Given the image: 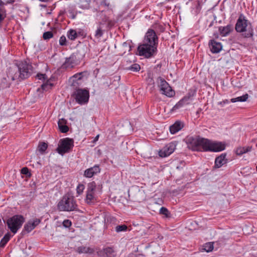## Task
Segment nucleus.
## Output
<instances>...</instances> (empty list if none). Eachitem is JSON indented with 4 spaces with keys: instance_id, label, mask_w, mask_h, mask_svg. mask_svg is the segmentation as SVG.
<instances>
[{
    "instance_id": "obj_1",
    "label": "nucleus",
    "mask_w": 257,
    "mask_h": 257,
    "mask_svg": "<svg viewBox=\"0 0 257 257\" xmlns=\"http://www.w3.org/2000/svg\"><path fill=\"white\" fill-rule=\"evenodd\" d=\"M34 73V68L30 60L18 61L15 67L8 69L7 76L12 80L21 82L30 77Z\"/></svg>"
},
{
    "instance_id": "obj_2",
    "label": "nucleus",
    "mask_w": 257,
    "mask_h": 257,
    "mask_svg": "<svg viewBox=\"0 0 257 257\" xmlns=\"http://www.w3.org/2000/svg\"><path fill=\"white\" fill-rule=\"evenodd\" d=\"M235 29L238 33L244 32L242 34L243 38H252L253 36L252 26L242 14L239 15L235 26Z\"/></svg>"
},
{
    "instance_id": "obj_3",
    "label": "nucleus",
    "mask_w": 257,
    "mask_h": 257,
    "mask_svg": "<svg viewBox=\"0 0 257 257\" xmlns=\"http://www.w3.org/2000/svg\"><path fill=\"white\" fill-rule=\"evenodd\" d=\"M57 208L59 211H79L76 200L69 193L66 194L62 197L58 203Z\"/></svg>"
},
{
    "instance_id": "obj_4",
    "label": "nucleus",
    "mask_w": 257,
    "mask_h": 257,
    "mask_svg": "<svg viewBox=\"0 0 257 257\" xmlns=\"http://www.w3.org/2000/svg\"><path fill=\"white\" fill-rule=\"evenodd\" d=\"M206 139L199 136H189L185 138V142L189 149L193 151L200 152L202 150L204 151Z\"/></svg>"
},
{
    "instance_id": "obj_5",
    "label": "nucleus",
    "mask_w": 257,
    "mask_h": 257,
    "mask_svg": "<svg viewBox=\"0 0 257 257\" xmlns=\"http://www.w3.org/2000/svg\"><path fill=\"white\" fill-rule=\"evenodd\" d=\"M158 46L141 44L138 47V51L140 56H142L146 58H150L154 57L157 53Z\"/></svg>"
},
{
    "instance_id": "obj_6",
    "label": "nucleus",
    "mask_w": 257,
    "mask_h": 257,
    "mask_svg": "<svg viewBox=\"0 0 257 257\" xmlns=\"http://www.w3.org/2000/svg\"><path fill=\"white\" fill-rule=\"evenodd\" d=\"M25 222V218L21 215H15L9 218L7 220L8 228L14 234L17 233L19 229Z\"/></svg>"
},
{
    "instance_id": "obj_7",
    "label": "nucleus",
    "mask_w": 257,
    "mask_h": 257,
    "mask_svg": "<svg viewBox=\"0 0 257 257\" xmlns=\"http://www.w3.org/2000/svg\"><path fill=\"white\" fill-rule=\"evenodd\" d=\"M74 141L72 139L69 138L62 139L59 142L56 151L60 155L63 156L64 154L72 151Z\"/></svg>"
},
{
    "instance_id": "obj_8",
    "label": "nucleus",
    "mask_w": 257,
    "mask_h": 257,
    "mask_svg": "<svg viewBox=\"0 0 257 257\" xmlns=\"http://www.w3.org/2000/svg\"><path fill=\"white\" fill-rule=\"evenodd\" d=\"M205 145V152H219L224 150L226 147L224 142L212 141L207 139Z\"/></svg>"
},
{
    "instance_id": "obj_9",
    "label": "nucleus",
    "mask_w": 257,
    "mask_h": 257,
    "mask_svg": "<svg viewBox=\"0 0 257 257\" xmlns=\"http://www.w3.org/2000/svg\"><path fill=\"white\" fill-rule=\"evenodd\" d=\"M77 103L82 105L87 103L89 98V91L86 89H77L73 92L72 94Z\"/></svg>"
},
{
    "instance_id": "obj_10",
    "label": "nucleus",
    "mask_w": 257,
    "mask_h": 257,
    "mask_svg": "<svg viewBox=\"0 0 257 257\" xmlns=\"http://www.w3.org/2000/svg\"><path fill=\"white\" fill-rule=\"evenodd\" d=\"M78 51L72 53L69 57L66 58L65 62L62 64L61 67L63 69L73 68L75 65L78 64L80 61V58L78 57Z\"/></svg>"
},
{
    "instance_id": "obj_11",
    "label": "nucleus",
    "mask_w": 257,
    "mask_h": 257,
    "mask_svg": "<svg viewBox=\"0 0 257 257\" xmlns=\"http://www.w3.org/2000/svg\"><path fill=\"white\" fill-rule=\"evenodd\" d=\"M142 43L158 46V37L154 30L152 29L148 30Z\"/></svg>"
},
{
    "instance_id": "obj_12",
    "label": "nucleus",
    "mask_w": 257,
    "mask_h": 257,
    "mask_svg": "<svg viewBox=\"0 0 257 257\" xmlns=\"http://www.w3.org/2000/svg\"><path fill=\"white\" fill-rule=\"evenodd\" d=\"M41 222V219L35 218L33 220H30L27 223L24 225V228L21 232V234L24 235L26 233L30 232L33 230L37 225H38Z\"/></svg>"
},
{
    "instance_id": "obj_13",
    "label": "nucleus",
    "mask_w": 257,
    "mask_h": 257,
    "mask_svg": "<svg viewBox=\"0 0 257 257\" xmlns=\"http://www.w3.org/2000/svg\"><path fill=\"white\" fill-rule=\"evenodd\" d=\"M175 149V144L174 143H170L166 145L159 151V156L162 158L167 157L171 155L174 151Z\"/></svg>"
},
{
    "instance_id": "obj_14",
    "label": "nucleus",
    "mask_w": 257,
    "mask_h": 257,
    "mask_svg": "<svg viewBox=\"0 0 257 257\" xmlns=\"http://www.w3.org/2000/svg\"><path fill=\"white\" fill-rule=\"evenodd\" d=\"M100 171V165H95L93 167L85 170L84 172L83 176L86 178H90L98 173H99Z\"/></svg>"
},
{
    "instance_id": "obj_15",
    "label": "nucleus",
    "mask_w": 257,
    "mask_h": 257,
    "mask_svg": "<svg viewBox=\"0 0 257 257\" xmlns=\"http://www.w3.org/2000/svg\"><path fill=\"white\" fill-rule=\"evenodd\" d=\"M36 78L41 80L42 81H45L47 80V82L46 83L41 85V88L43 90L47 91L49 89H51L52 87L53 86V84L52 83H49V81L47 80L48 78L46 74L38 73L36 76Z\"/></svg>"
},
{
    "instance_id": "obj_16",
    "label": "nucleus",
    "mask_w": 257,
    "mask_h": 257,
    "mask_svg": "<svg viewBox=\"0 0 257 257\" xmlns=\"http://www.w3.org/2000/svg\"><path fill=\"white\" fill-rule=\"evenodd\" d=\"M226 153H222L216 157L213 168H219L226 164L228 162V159L226 158Z\"/></svg>"
},
{
    "instance_id": "obj_17",
    "label": "nucleus",
    "mask_w": 257,
    "mask_h": 257,
    "mask_svg": "<svg viewBox=\"0 0 257 257\" xmlns=\"http://www.w3.org/2000/svg\"><path fill=\"white\" fill-rule=\"evenodd\" d=\"M89 73L87 71L77 73L73 75L70 79V81H75L82 82L84 79H86L89 76Z\"/></svg>"
},
{
    "instance_id": "obj_18",
    "label": "nucleus",
    "mask_w": 257,
    "mask_h": 257,
    "mask_svg": "<svg viewBox=\"0 0 257 257\" xmlns=\"http://www.w3.org/2000/svg\"><path fill=\"white\" fill-rule=\"evenodd\" d=\"M209 46L212 53H218L222 49V46L220 42H217L214 40H211L209 42Z\"/></svg>"
},
{
    "instance_id": "obj_19",
    "label": "nucleus",
    "mask_w": 257,
    "mask_h": 257,
    "mask_svg": "<svg viewBox=\"0 0 257 257\" xmlns=\"http://www.w3.org/2000/svg\"><path fill=\"white\" fill-rule=\"evenodd\" d=\"M98 255L105 257H115V252L112 247H107L97 252Z\"/></svg>"
},
{
    "instance_id": "obj_20",
    "label": "nucleus",
    "mask_w": 257,
    "mask_h": 257,
    "mask_svg": "<svg viewBox=\"0 0 257 257\" xmlns=\"http://www.w3.org/2000/svg\"><path fill=\"white\" fill-rule=\"evenodd\" d=\"M185 126L184 122L177 120L170 126V132L172 134H175L182 129Z\"/></svg>"
},
{
    "instance_id": "obj_21",
    "label": "nucleus",
    "mask_w": 257,
    "mask_h": 257,
    "mask_svg": "<svg viewBox=\"0 0 257 257\" xmlns=\"http://www.w3.org/2000/svg\"><path fill=\"white\" fill-rule=\"evenodd\" d=\"M85 201L89 205H93L97 202V197L94 193L86 192Z\"/></svg>"
},
{
    "instance_id": "obj_22",
    "label": "nucleus",
    "mask_w": 257,
    "mask_h": 257,
    "mask_svg": "<svg viewBox=\"0 0 257 257\" xmlns=\"http://www.w3.org/2000/svg\"><path fill=\"white\" fill-rule=\"evenodd\" d=\"M218 31L220 35L226 36L233 31V26L231 25H228L225 27H219Z\"/></svg>"
},
{
    "instance_id": "obj_23",
    "label": "nucleus",
    "mask_w": 257,
    "mask_h": 257,
    "mask_svg": "<svg viewBox=\"0 0 257 257\" xmlns=\"http://www.w3.org/2000/svg\"><path fill=\"white\" fill-rule=\"evenodd\" d=\"M117 223V219L113 216H108L105 219V225L106 228H110L112 230L113 228V225H115Z\"/></svg>"
},
{
    "instance_id": "obj_24",
    "label": "nucleus",
    "mask_w": 257,
    "mask_h": 257,
    "mask_svg": "<svg viewBox=\"0 0 257 257\" xmlns=\"http://www.w3.org/2000/svg\"><path fill=\"white\" fill-rule=\"evenodd\" d=\"M66 123L67 120L64 118L59 119L58 122L59 130L62 133H66L69 131V127Z\"/></svg>"
},
{
    "instance_id": "obj_25",
    "label": "nucleus",
    "mask_w": 257,
    "mask_h": 257,
    "mask_svg": "<svg viewBox=\"0 0 257 257\" xmlns=\"http://www.w3.org/2000/svg\"><path fill=\"white\" fill-rule=\"evenodd\" d=\"M196 93V90L195 89H190L189 90L187 94L182 98L186 102V104H189V101L193 99V97Z\"/></svg>"
},
{
    "instance_id": "obj_26",
    "label": "nucleus",
    "mask_w": 257,
    "mask_h": 257,
    "mask_svg": "<svg viewBox=\"0 0 257 257\" xmlns=\"http://www.w3.org/2000/svg\"><path fill=\"white\" fill-rule=\"evenodd\" d=\"M11 78H9L8 76L4 77L0 83V89H4L10 87L11 81H13Z\"/></svg>"
},
{
    "instance_id": "obj_27",
    "label": "nucleus",
    "mask_w": 257,
    "mask_h": 257,
    "mask_svg": "<svg viewBox=\"0 0 257 257\" xmlns=\"http://www.w3.org/2000/svg\"><path fill=\"white\" fill-rule=\"evenodd\" d=\"M157 81L159 83L158 86L160 87L161 92L162 91H164V89L167 87L170 86L168 83L163 78L160 76L158 77Z\"/></svg>"
},
{
    "instance_id": "obj_28",
    "label": "nucleus",
    "mask_w": 257,
    "mask_h": 257,
    "mask_svg": "<svg viewBox=\"0 0 257 257\" xmlns=\"http://www.w3.org/2000/svg\"><path fill=\"white\" fill-rule=\"evenodd\" d=\"M76 251L79 253H89L92 254L94 252V250L93 248L89 247H86L84 246H81L77 247Z\"/></svg>"
},
{
    "instance_id": "obj_29",
    "label": "nucleus",
    "mask_w": 257,
    "mask_h": 257,
    "mask_svg": "<svg viewBox=\"0 0 257 257\" xmlns=\"http://www.w3.org/2000/svg\"><path fill=\"white\" fill-rule=\"evenodd\" d=\"M252 149V146H247L243 147H238L235 153L237 155L240 156L242 154L251 151Z\"/></svg>"
},
{
    "instance_id": "obj_30",
    "label": "nucleus",
    "mask_w": 257,
    "mask_h": 257,
    "mask_svg": "<svg viewBox=\"0 0 257 257\" xmlns=\"http://www.w3.org/2000/svg\"><path fill=\"white\" fill-rule=\"evenodd\" d=\"M48 148V144L45 142H39L38 147L37 151L39 152L40 154H44L46 153V150Z\"/></svg>"
},
{
    "instance_id": "obj_31",
    "label": "nucleus",
    "mask_w": 257,
    "mask_h": 257,
    "mask_svg": "<svg viewBox=\"0 0 257 257\" xmlns=\"http://www.w3.org/2000/svg\"><path fill=\"white\" fill-rule=\"evenodd\" d=\"M11 236L12 235L10 233L8 232L6 233L1 240L0 247H4L8 242L10 240Z\"/></svg>"
},
{
    "instance_id": "obj_32",
    "label": "nucleus",
    "mask_w": 257,
    "mask_h": 257,
    "mask_svg": "<svg viewBox=\"0 0 257 257\" xmlns=\"http://www.w3.org/2000/svg\"><path fill=\"white\" fill-rule=\"evenodd\" d=\"M161 93L168 97H172L175 95V91L172 89V87L169 86V87H167L164 89V91H162Z\"/></svg>"
},
{
    "instance_id": "obj_33",
    "label": "nucleus",
    "mask_w": 257,
    "mask_h": 257,
    "mask_svg": "<svg viewBox=\"0 0 257 257\" xmlns=\"http://www.w3.org/2000/svg\"><path fill=\"white\" fill-rule=\"evenodd\" d=\"M125 70L132 72H138L141 69L140 65L137 63H134L130 66L125 67Z\"/></svg>"
},
{
    "instance_id": "obj_34",
    "label": "nucleus",
    "mask_w": 257,
    "mask_h": 257,
    "mask_svg": "<svg viewBox=\"0 0 257 257\" xmlns=\"http://www.w3.org/2000/svg\"><path fill=\"white\" fill-rule=\"evenodd\" d=\"M96 184L95 181H92L89 183L87 185V188L86 192L94 193L96 190Z\"/></svg>"
},
{
    "instance_id": "obj_35",
    "label": "nucleus",
    "mask_w": 257,
    "mask_h": 257,
    "mask_svg": "<svg viewBox=\"0 0 257 257\" xmlns=\"http://www.w3.org/2000/svg\"><path fill=\"white\" fill-rule=\"evenodd\" d=\"M248 94L246 93L241 96H239L236 98H232V99H231L230 101H231V102H232L233 103L236 102L237 101L244 102V101H246V100L248 99Z\"/></svg>"
},
{
    "instance_id": "obj_36",
    "label": "nucleus",
    "mask_w": 257,
    "mask_h": 257,
    "mask_svg": "<svg viewBox=\"0 0 257 257\" xmlns=\"http://www.w3.org/2000/svg\"><path fill=\"white\" fill-rule=\"evenodd\" d=\"M67 36L70 40H75L77 38V32L75 30L70 29L68 31Z\"/></svg>"
},
{
    "instance_id": "obj_37",
    "label": "nucleus",
    "mask_w": 257,
    "mask_h": 257,
    "mask_svg": "<svg viewBox=\"0 0 257 257\" xmlns=\"http://www.w3.org/2000/svg\"><path fill=\"white\" fill-rule=\"evenodd\" d=\"M7 17V11L5 8H0V23H1Z\"/></svg>"
},
{
    "instance_id": "obj_38",
    "label": "nucleus",
    "mask_w": 257,
    "mask_h": 257,
    "mask_svg": "<svg viewBox=\"0 0 257 257\" xmlns=\"http://www.w3.org/2000/svg\"><path fill=\"white\" fill-rule=\"evenodd\" d=\"M71 82V86L73 87L75 91H77V89H81L80 88V86L82 84V82L70 81Z\"/></svg>"
},
{
    "instance_id": "obj_39",
    "label": "nucleus",
    "mask_w": 257,
    "mask_h": 257,
    "mask_svg": "<svg viewBox=\"0 0 257 257\" xmlns=\"http://www.w3.org/2000/svg\"><path fill=\"white\" fill-rule=\"evenodd\" d=\"M185 104H186V102L182 98L178 103H177L173 107V110H176Z\"/></svg>"
},
{
    "instance_id": "obj_40",
    "label": "nucleus",
    "mask_w": 257,
    "mask_h": 257,
    "mask_svg": "<svg viewBox=\"0 0 257 257\" xmlns=\"http://www.w3.org/2000/svg\"><path fill=\"white\" fill-rule=\"evenodd\" d=\"M115 231L117 232L121 231H126L127 229V226L125 224H122L120 225H117L115 227Z\"/></svg>"
},
{
    "instance_id": "obj_41",
    "label": "nucleus",
    "mask_w": 257,
    "mask_h": 257,
    "mask_svg": "<svg viewBox=\"0 0 257 257\" xmlns=\"http://www.w3.org/2000/svg\"><path fill=\"white\" fill-rule=\"evenodd\" d=\"M160 214L164 215L166 217H169L170 216V213L167 208L164 207H162L160 210Z\"/></svg>"
},
{
    "instance_id": "obj_42",
    "label": "nucleus",
    "mask_w": 257,
    "mask_h": 257,
    "mask_svg": "<svg viewBox=\"0 0 257 257\" xmlns=\"http://www.w3.org/2000/svg\"><path fill=\"white\" fill-rule=\"evenodd\" d=\"M53 37V34L51 31H47L44 33L43 38L44 40H49Z\"/></svg>"
},
{
    "instance_id": "obj_43",
    "label": "nucleus",
    "mask_w": 257,
    "mask_h": 257,
    "mask_svg": "<svg viewBox=\"0 0 257 257\" xmlns=\"http://www.w3.org/2000/svg\"><path fill=\"white\" fill-rule=\"evenodd\" d=\"M204 250L207 252L211 251L213 249V243L211 242H208L205 244L204 245Z\"/></svg>"
},
{
    "instance_id": "obj_44",
    "label": "nucleus",
    "mask_w": 257,
    "mask_h": 257,
    "mask_svg": "<svg viewBox=\"0 0 257 257\" xmlns=\"http://www.w3.org/2000/svg\"><path fill=\"white\" fill-rule=\"evenodd\" d=\"M68 13L70 15L69 17L72 19H74L76 18L77 13L75 11L74 9H70L68 10Z\"/></svg>"
},
{
    "instance_id": "obj_45",
    "label": "nucleus",
    "mask_w": 257,
    "mask_h": 257,
    "mask_svg": "<svg viewBox=\"0 0 257 257\" xmlns=\"http://www.w3.org/2000/svg\"><path fill=\"white\" fill-rule=\"evenodd\" d=\"M84 188H85V186L83 184H79L76 188L77 193L78 195L81 194L82 193V192H83Z\"/></svg>"
},
{
    "instance_id": "obj_46",
    "label": "nucleus",
    "mask_w": 257,
    "mask_h": 257,
    "mask_svg": "<svg viewBox=\"0 0 257 257\" xmlns=\"http://www.w3.org/2000/svg\"><path fill=\"white\" fill-rule=\"evenodd\" d=\"M103 34V31L101 27H99L95 32V37L97 38L101 37Z\"/></svg>"
},
{
    "instance_id": "obj_47",
    "label": "nucleus",
    "mask_w": 257,
    "mask_h": 257,
    "mask_svg": "<svg viewBox=\"0 0 257 257\" xmlns=\"http://www.w3.org/2000/svg\"><path fill=\"white\" fill-rule=\"evenodd\" d=\"M63 226L65 228H69L72 225V222L69 219H65L62 223Z\"/></svg>"
},
{
    "instance_id": "obj_48",
    "label": "nucleus",
    "mask_w": 257,
    "mask_h": 257,
    "mask_svg": "<svg viewBox=\"0 0 257 257\" xmlns=\"http://www.w3.org/2000/svg\"><path fill=\"white\" fill-rule=\"evenodd\" d=\"M67 40L65 36H62L59 39V44L61 46H66Z\"/></svg>"
},
{
    "instance_id": "obj_49",
    "label": "nucleus",
    "mask_w": 257,
    "mask_h": 257,
    "mask_svg": "<svg viewBox=\"0 0 257 257\" xmlns=\"http://www.w3.org/2000/svg\"><path fill=\"white\" fill-rule=\"evenodd\" d=\"M195 9L197 13H199L201 11V3L199 1H196V4H195Z\"/></svg>"
},
{
    "instance_id": "obj_50",
    "label": "nucleus",
    "mask_w": 257,
    "mask_h": 257,
    "mask_svg": "<svg viewBox=\"0 0 257 257\" xmlns=\"http://www.w3.org/2000/svg\"><path fill=\"white\" fill-rule=\"evenodd\" d=\"M111 84V80L109 78L105 79V81L103 83V84L107 87H109Z\"/></svg>"
},
{
    "instance_id": "obj_51",
    "label": "nucleus",
    "mask_w": 257,
    "mask_h": 257,
    "mask_svg": "<svg viewBox=\"0 0 257 257\" xmlns=\"http://www.w3.org/2000/svg\"><path fill=\"white\" fill-rule=\"evenodd\" d=\"M21 173L24 174V175H28V174H29V175L30 174V173L29 172V170L27 167H24V168H23L21 169Z\"/></svg>"
},
{
    "instance_id": "obj_52",
    "label": "nucleus",
    "mask_w": 257,
    "mask_h": 257,
    "mask_svg": "<svg viewBox=\"0 0 257 257\" xmlns=\"http://www.w3.org/2000/svg\"><path fill=\"white\" fill-rule=\"evenodd\" d=\"M77 37H82L83 38H85L86 34L83 31H80L77 32Z\"/></svg>"
},
{
    "instance_id": "obj_53",
    "label": "nucleus",
    "mask_w": 257,
    "mask_h": 257,
    "mask_svg": "<svg viewBox=\"0 0 257 257\" xmlns=\"http://www.w3.org/2000/svg\"><path fill=\"white\" fill-rule=\"evenodd\" d=\"M122 46L123 47L128 48V51L130 52L132 50V46L130 44H128L126 42H124L122 44Z\"/></svg>"
},
{
    "instance_id": "obj_54",
    "label": "nucleus",
    "mask_w": 257,
    "mask_h": 257,
    "mask_svg": "<svg viewBox=\"0 0 257 257\" xmlns=\"http://www.w3.org/2000/svg\"><path fill=\"white\" fill-rule=\"evenodd\" d=\"M100 5H103V6H106V7H109V3H107L106 0H103L101 3H100Z\"/></svg>"
},
{
    "instance_id": "obj_55",
    "label": "nucleus",
    "mask_w": 257,
    "mask_h": 257,
    "mask_svg": "<svg viewBox=\"0 0 257 257\" xmlns=\"http://www.w3.org/2000/svg\"><path fill=\"white\" fill-rule=\"evenodd\" d=\"M5 1L6 2L7 5H12L15 2L16 0H5Z\"/></svg>"
},
{
    "instance_id": "obj_56",
    "label": "nucleus",
    "mask_w": 257,
    "mask_h": 257,
    "mask_svg": "<svg viewBox=\"0 0 257 257\" xmlns=\"http://www.w3.org/2000/svg\"><path fill=\"white\" fill-rule=\"evenodd\" d=\"M65 13H66V11L65 10H60L59 13V14H58V17H60L61 16H63L65 14Z\"/></svg>"
},
{
    "instance_id": "obj_57",
    "label": "nucleus",
    "mask_w": 257,
    "mask_h": 257,
    "mask_svg": "<svg viewBox=\"0 0 257 257\" xmlns=\"http://www.w3.org/2000/svg\"><path fill=\"white\" fill-rule=\"evenodd\" d=\"M5 5H7L6 2H4L2 0H0V8H4V6Z\"/></svg>"
},
{
    "instance_id": "obj_58",
    "label": "nucleus",
    "mask_w": 257,
    "mask_h": 257,
    "mask_svg": "<svg viewBox=\"0 0 257 257\" xmlns=\"http://www.w3.org/2000/svg\"><path fill=\"white\" fill-rule=\"evenodd\" d=\"M126 64H125L126 67L128 66H130V64L132 63V61L130 60H127L126 62Z\"/></svg>"
},
{
    "instance_id": "obj_59",
    "label": "nucleus",
    "mask_w": 257,
    "mask_h": 257,
    "mask_svg": "<svg viewBox=\"0 0 257 257\" xmlns=\"http://www.w3.org/2000/svg\"><path fill=\"white\" fill-rule=\"evenodd\" d=\"M86 4L85 5V6L84 7V8H87L89 6V1H86Z\"/></svg>"
},
{
    "instance_id": "obj_60",
    "label": "nucleus",
    "mask_w": 257,
    "mask_h": 257,
    "mask_svg": "<svg viewBox=\"0 0 257 257\" xmlns=\"http://www.w3.org/2000/svg\"><path fill=\"white\" fill-rule=\"evenodd\" d=\"M108 24V26H111L112 25H113V23H112L111 21H109L108 22V24Z\"/></svg>"
},
{
    "instance_id": "obj_61",
    "label": "nucleus",
    "mask_w": 257,
    "mask_h": 257,
    "mask_svg": "<svg viewBox=\"0 0 257 257\" xmlns=\"http://www.w3.org/2000/svg\"><path fill=\"white\" fill-rule=\"evenodd\" d=\"M98 138H99V135H98L97 136H96L95 137V138H94V141H94V142L97 141L98 140Z\"/></svg>"
},
{
    "instance_id": "obj_62",
    "label": "nucleus",
    "mask_w": 257,
    "mask_h": 257,
    "mask_svg": "<svg viewBox=\"0 0 257 257\" xmlns=\"http://www.w3.org/2000/svg\"><path fill=\"white\" fill-rule=\"evenodd\" d=\"M201 111V108H199L196 112V114H199V113L200 112V111Z\"/></svg>"
},
{
    "instance_id": "obj_63",
    "label": "nucleus",
    "mask_w": 257,
    "mask_h": 257,
    "mask_svg": "<svg viewBox=\"0 0 257 257\" xmlns=\"http://www.w3.org/2000/svg\"><path fill=\"white\" fill-rule=\"evenodd\" d=\"M3 233L2 231V230L0 229V236L2 235Z\"/></svg>"
},
{
    "instance_id": "obj_64",
    "label": "nucleus",
    "mask_w": 257,
    "mask_h": 257,
    "mask_svg": "<svg viewBox=\"0 0 257 257\" xmlns=\"http://www.w3.org/2000/svg\"><path fill=\"white\" fill-rule=\"evenodd\" d=\"M96 72H97V73H98V72H99V69H96L94 70V72H96Z\"/></svg>"
}]
</instances>
